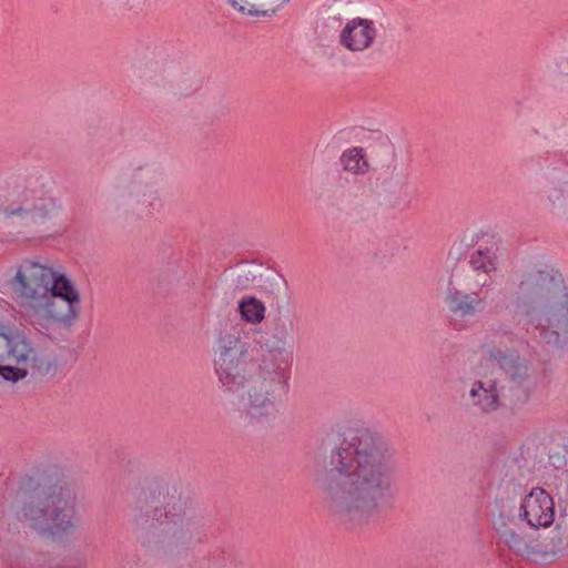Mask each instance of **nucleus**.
I'll return each instance as SVG.
<instances>
[{
    "instance_id": "nucleus-9",
    "label": "nucleus",
    "mask_w": 568,
    "mask_h": 568,
    "mask_svg": "<svg viewBox=\"0 0 568 568\" xmlns=\"http://www.w3.org/2000/svg\"><path fill=\"white\" fill-rule=\"evenodd\" d=\"M158 180V172L149 165L132 169L128 180L114 187L110 197L111 205L125 217L152 216L163 206L156 187Z\"/></svg>"
},
{
    "instance_id": "nucleus-18",
    "label": "nucleus",
    "mask_w": 568,
    "mask_h": 568,
    "mask_svg": "<svg viewBox=\"0 0 568 568\" xmlns=\"http://www.w3.org/2000/svg\"><path fill=\"white\" fill-rule=\"evenodd\" d=\"M547 207L555 214L568 213V180L554 178L545 187Z\"/></svg>"
},
{
    "instance_id": "nucleus-1",
    "label": "nucleus",
    "mask_w": 568,
    "mask_h": 568,
    "mask_svg": "<svg viewBox=\"0 0 568 568\" xmlns=\"http://www.w3.org/2000/svg\"><path fill=\"white\" fill-rule=\"evenodd\" d=\"M398 465V452L384 435L348 430L315 476L329 516L349 528L374 523L382 504L394 497Z\"/></svg>"
},
{
    "instance_id": "nucleus-6",
    "label": "nucleus",
    "mask_w": 568,
    "mask_h": 568,
    "mask_svg": "<svg viewBox=\"0 0 568 568\" xmlns=\"http://www.w3.org/2000/svg\"><path fill=\"white\" fill-rule=\"evenodd\" d=\"M134 510L136 526L159 524L173 548H190L202 541L201 531L190 516L189 500L175 485L155 483L141 489Z\"/></svg>"
},
{
    "instance_id": "nucleus-19",
    "label": "nucleus",
    "mask_w": 568,
    "mask_h": 568,
    "mask_svg": "<svg viewBox=\"0 0 568 568\" xmlns=\"http://www.w3.org/2000/svg\"><path fill=\"white\" fill-rule=\"evenodd\" d=\"M339 164L345 172L354 176H364L371 171L366 151L362 146L344 150L339 156Z\"/></svg>"
},
{
    "instance_id": "nucleus-21",
    "label": "nucleus",
    "mask_w": 568,
    "mask_h": 568,
    "mask_svg": "<svg viewBox=\"0 0 568 568\" xmlns=\"http://www.w3.org/2000/svg\"><path fill=\"white\" fill-rule=\"evenodd\" d=\"M255 280V275L250 271L240 272L234 280V287L237 291L248 290Z\"/></svg>"
},
{
    "instance_id": "nucleus-2",
    "label": "nucleus",
    "mask_w": 568,
    "mask_h": 568,
    "mask_svg": "<svg viewBox=\"0 0 568 568\" xmlns=\"http://www.w3.org/2000/svg\"><path fill=\"white\" fill-rule=\"evenodd\" d=\"M292 354L284 346L265 348L257 361L240 333L224 332L216 339L214 372L221 389L232 396V406L247 424L275 417L291 389Z\"/></svg>"
},
{
    "instance_id": "nucleus-15",
    "label": "nucleus",
    "mask_w": 568,
    "mask_h": 568,
    "mask_svg": "<svg viewBox=\"0 0 568 568\" xmlns=\"http://www.w3.org/2000/svg\"><path fill=\"white\" fill-rule=\"evenodd\" d=\"M558 516L552 536L544 545V561H555L568 555V498H558Z\"/></svg>"
},
{
    "instance_id": "nucleus-16",
    "label": "nucleus",
    "mask_w": 568,
    "mask_h": 568,
    "mask_svg": "<svg viewBox=\"0 0 568 568\" xmlns=\"http://www.w3.org/2000/svg\"><path fill=\"white\" fill-rule=\"evenodd\" d=\"M469 404L483 414H491L500 407V389L494 378L474 381L467 394Z\"/></svg>"
},
{
    "instance_id": "nucleus-11",
    "label": "nucleus",
    "mask_w": 568,
    "mask_h": 568,
    "mask_svg": "<svg viewBox=\"0 0 568 568\" xmlns=\"http://www.w3.org/2000/svg\"><path fill=\"white\" fill-rule=\"evenodd\" d=\"M443 302L450 325L458 331L468 327L487 306L479 291L464 290L452 281L447 284Z\"/></svg>"
},
{
    "instance_id": "nucleus-5",
    "label": "nucleus",
    "mask_w": 568,
    "mask_h": 568,
    "mask_svg": "<svg viewBox=\"0 0 568 568\" xmlns=\"http://www.w3.org/2000/svg\"><path fill=\"white\" fill-rule=\"evenodd\" d=\"M20 523L41 537L61 538L79 526L78 491L58 471L26 475L18 483Z\"/></svg>"
},
{
    "instance_id": "nucleus-23",
    "label": "nucleus",
    "mask_w": 568,
    "mask_h": 568,
    "mask_svg": "<svg viewBox=\"0 0 568 568\" xmlns=\"http://www.w3.org/2000/svg\"><path fill=\"white\" fill-rule=\"evenodd\" d=\"M549 460L556 468H560L562 465L566 464L565 458L559 454L550 455Z\"/></svg>"
},
{
    "instance_id": "nucleus-20",
    "label": "nucleus",
    "mask_w": 568,
    "mask_h": 568,
    "mask_svg": "<svg viewBox=\"0 0 568 568\" xmlns=\"http://www.w3.org/2000/svg\"><path fill=\"white\" fill-rule=\"evenodd\" d=\"M265 305L254 296L243 297L239 302L241 318L252 325H257L265 318Z\"/></svg>"
},
{
    "instance_id": "nucleus-12",
    "label": "nucleus",
    "mask_w": 568,
    "mask_h": 568,
    "mask_svg": "<svg viewBox=\"0 0 568 568\" xmlns=\"http://www.w3.org/2000/svg\"><path fill=\"white\" fill-rule=\"evenodd\" d=\"M518 508L529 528H547L555 521L554 498L541 487H535L525 495Z\"/></svg>"
},
{
    "instance_id": "nucleus-14",
    "label": "nucleus",
    "mask_w": 568,
    "mask_h": 568,
    "mask_svg": "<svg viewBox=\"0 0 568 568\" xmlns=\"http://www.w3.org/2000/svg\"><path fill=\"white\" fill-rule=\"evenodd\" d=\"M488 358L505 372L515 386L523 387L530 381V369L517 352H504L493 346L488 348Z\"/></svg>"
},
{
    "instance_id": "nucleus-4",
    "label": "nucleus",
    "mask_w": 568,
    "mask_h": 568,
    "mask_svg": "<svg viewBox=\"0 0 568 568\" xmlns=\"http://www.w3.org/2000/svg\"><path fill=\"white\" fill-rule=\"evenodd\" d=\"M513 303L527 333H538L546 346L567 342L568 287L558 268L544 265L518 273Z\"/></svg>"
},
{
    "instance_id": "nucleus-10",
    "label": "nucleus",
    "mask_w": 568,
    "mask_h": 568,
    "mask_svg": "<svg viewBox=\"0 0 568 568\" xmlns=\"http://www.w3.org/2000/svg\"><path fill=\"white\" fill-rule=\"evenodd\" d=\"M520 510L508 499H497L491 527L500 544L514 554L534 561H544V545L524 532Z\"/></svg>"
},
{
    "instance_id": "nucleus-8",
    "label": "nucleus",
    "mask_w": 568,
    "mask_h": 568,
    "mask_svg": "<svg viewBox=\"0 0 568 568\" xmlns=\"http://www.w3.org/2000/svg\"><path fill=\"white\" fill-rule=\"evenodd\" d=\"M60 210L61 204L43 179L29 178L12 189L6 202L0 205V215L6 221L32 229L52 220Z\"/></svg>"
},
{
    "instance_id": "nucleus-17",
    "label": "nucleus",
    "mask_w": 568,
    "mask_h": 568,
    "mask_svg": "<svg viewBox=\"0 0 568 568\" xmlns=\"http://www.w3.org/2000/svg\"><path fill=\"white\" fill-rule=\"evenodd\" d=\"M468 263L471 270L477 272L473 278L474 283L481 290L490 287L491 281L486 276L497 270L495 252L489 247L475 250L469 255Z\"/></svg>"
},
{
    "instance_id": "nucleus-22",
    "label": "nucleus",
    "mask_w": 568,
    "mask_h": 568,
    "mask_svg": "<svg viewBox=\"0 0 568 568\" xmlns=\"http://www.w3.org/2000/svg\"><path fill=\"white\" fill-rule=\"evenodd\" d=\"M555 489L557 498H568V468L556 478Z\"/></svg>"
},
{
    "instance_id": "nucleus-13",
    "label": "nucleus",
    "mask_w": 568,
    "mask_h": 568,
    "mask_svg": "<svg viewBox=\"0 0 568 568\" xmlns=\"http://www.w3.org/2000/svg\"><path fill=\"white\" fill-rule=\"evenodd\" d=\"M378 36L375 21L366 18H352L346 21L338 34V43L353 53L371 49Z\"/></svg>"
},
{
    "instance_id": "nucleus-3",
    "label": "nucleus",
    "mask_w": 568,
    "mask_h": 568,
    "mask_svg": "<svg viewBox=\"0 0 568 568\" xmlns=\"http://www.w3.org/2000/svg\"><path fill=\"white\" fill-rule=\"evenodd\" d=\"M8 280L18 312L37 332L52 341L70 329L80 315L81 295L59 263L45 257H26L12 267Z\"/></svg>"
},
{
    "instance_id": "nucleus-7",
    "label": "nucleus",
    "mask_w": 568,
    "mask_h": 568,
    "mask_svg": "<svg viewBox=\"0 0 568 568\" xmlns=\"http://www.w3.org/2000/svg\"><path fill=\"white\" fill-rule=\"evenodd\" d=\"M59 364L52 354L42 352L21 331L0 322V377L17 383L28 376L52 377Z\"/></svg>"
}]
</instances>
